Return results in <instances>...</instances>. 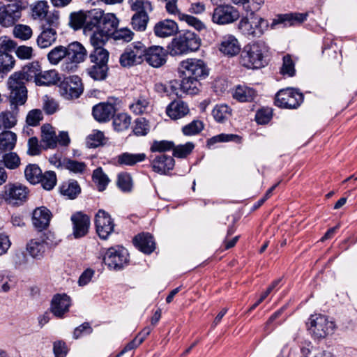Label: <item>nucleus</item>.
Returning a JSON list of instances; mask_svg holds the SVG:
<instances>
[{
    "instance_id": "1",
    "label": "nucleus",
    "mask_w": 357,
    "mask_h": 357,
    "mask_svg": "<svg viewBox=\"0 0 357 357\" xmlns=\"http://www.w3.org/2000/svg\"><path fill=\"white\" fill-rule=\"evenodd\" d=\"M179 71L183 76L180 84L174 81L171 82L169 86L176 95L177 85L180 86L181 91L185 93H198L201 87L200 81L206 78L209 73V69L204 61L197 59H188L181 61Z\"/></svg>"
},
{
    "instance_id": "2",
    "label": "nucleus",
    "mask_w": 357,
    "mask_h": 357,
    "mask_svg": "<svg viewBox=\"0 0 357 357\" xmlns=\"http://www.w3.org/2000/svg\"><path fill=\"white\" fill-rule=\"evenodd\" d=\"M267 47L263 41L245 45L240 52L239 63L248 69H257L264 66V53Z\"/></svg>"
},
{
    "instance_id": "3",
    "label": "nucleus",
    "mask_w": 357,
    "mask_h": 357,
    "mask_svg": "<svg viewBox=\"0 0 357 357\" xmlns=\"http://www.w3.org/2000/svg\"><path fill=\"white\" fill-rule=\"evenodd\" d=\"M200 44V38L196 33L186 31L174 38L167 47L170 55L177 56L197 50Z\"/></svg>"
},
{
    "instance_id": "4",
    "label": "nucleus",
    "mask_w": 357,
    "mask_h": 357,
    "mask_svg": "<svg viewBox=\"0 0 357 357\" xmlns=\"http://www.w3.org/2000/svg\"><path fill=\"white\" fill-rule=\"evenodd\" d=\"M128 3L135 12L131 19L132 28L137 31H145L149 21L148 13L153 11L151 3L148 0H128Z\"/></svg>"
},
{
    "instance_id": "5",
    "label": "nucleus",
    "mask_w": 357,
    "mask_h": 357,
    "mask_svg": "<svg viewBox=\"0 0 357 357\" xmlns=\"http://www.w3.org/2000/svg\"><path fill=\"white\" fill-rule=\"evenodd\" d=\"M268 26V21L257 15L243 17L238 23V29L241 32L243 35L252 38L261 37Z\"/></svg>"
},
{
    "instance_id": "6",
    "label": "nucleus",
    "mask_w": 357,
    "mask_h": 357,
    "mask_svg": "<svg viewBox=\"0 0 357 357\" xmlns=\"http://www.w3.org/2000/svg\"><path fill=\"white\" fill-rule=\"evenodd\" d=\"M66 61L62 64V69L67 72H74L77 65L84 61L87 51L79 42H73L66 47Z\"/></svg>"
},
{
    "instance_id": "7",
    "label": "nucleus",
    "mask_w": 357,
    "mask_h": 357,
    "mask_svg": "<svg viewBox=\"0 0 357 357\" xmlns=\"http://www.w3.org/2000/svg\"><path fill=\"white\" fill-rule=\"evenodd\" d=\"M17 75H11L7 81L8 88L10 91L8 100L13 109H17V106L24 105L27 100L26 85L15 77Z\"/></svg>"
},
{
    "instance_id": "8",
    "label": "nucleus",
    "mask_w": 357,
    "mask_h": 357,
    "mask_svg": "<svg viewBox=\"0 0 357 357\" xmlns=\"http://www.w3.org/2000/svg\"><path fill=\"white\" fill-rule=\"evenodd\" d=\"M309 333L314 338H324L332 333L334 328L333 321L328 320L327 317L322 314L312 315L307 324Z\"/></svg>"
},
{
    "instance_id": "9",
    "label": "nucleus",
    "mask_w": 357,
    "mask_h": 357,
    "mask_svg": "<svg viewBox=\"0 0 357 357\" xmlns=\"http://www.w3.org/2000/svg\"><path fill=\"white\" fill-rule=\"evenodd\" d=\"M303 101V94L294 88L280 90L275 95V104L281 108L295 109Z\"/></svg>"
},
{
    "instance_id": "10",
    "label": "nucleus",
    "mask_w": 357,
    "mask_h": 357,
    "mask_svg": "<svg viewBox=\"0 0 357 357\" xmlns=\"http://www.w3.org/2000/svg\"><path fill=\"white\" fill-rule=\"evenodd\" d=\"M128 250L123 247L110 248L105 252L103 261L110 270L119 271L128 265Z\"/></svg>"
},
{
    "instance_id": "11",
    "label": "nucleus",
    "mask_w": 357,
    "mask_h": 357,
    "mask_svg": "<svg viewBox=\"0 0 357 357\" xmlns=\"http://www.w3.org/2000/svg\"><path fill=\"white\" fill-rule=\"evenodd\" d=\"M145 45L140 41L128 45L121 55L119 62L123 67H130L144 61Z\"/></svg>"
},
{
    "instance_id": "12",
    "label": "nucleus",
    "mask_w": 357,
    "mask_h": 357,
    "mask_svg": "<svg viewBox=\"0 0 357 357\" xmlns=\"http://www.w3.org/2000/svg\"><path fill=\"white\" fill-rule=\"evenodd\" d=\"M238 10L230 4L217 6L211 13V21L218 25L231 24L239 18Z\"/></svg>"
},
{
    "instance_id": "13",
    "label": "nucleus",
    "mask_w": 357,
    "mask_h": 357,
    "mask_svg": "<svg viewBox=\"0 0 357 357\" xmlns=\"http://www.w3.org/2000/svg\"><path fill=\"white\" fill-rule=\"evenodd\" d=\"M2 197L8 204L20 205L26 201L29 190L18 183H8L3 187Z\"/></svg>"
},
{
    "instance_id": "14",
    "label": "nucleus",
    "mask_w": 357,
    "mask_h": 357,
    "mask_svg": "<svg viewBox=\"0 0 357 357\" xmlns=\"http://www.w3.org/2000/svg\"><path fill=\"white\" fill-rule=\"evenodd\" d=\"M90 42L93 47L89 54L91 63L98 65H107L109 52L103 47L106 41H104L100 35H95L91 36Z\"/></svg>"
},
{
    "instance_id": "15",
    "label": "nucleus",
    "mask_w": 357,
    "mask_h": 357,
    "mask_svg": "<svg viewBox=\"0 0 357 357\" xmlns=\"http://www.w3.org/2000/svg\"><path fill=\"white\" fill-rule=\"evenodd\" d=\"M96 231L102 239H107L114 231V224L111 216L104 210H99L96 215Z\"/></svg>"
},
{
    "instance_id": "16",
    "label": "nucleus",
    "mask_w": 357,
    "mask_h": 357,
    "mask_svg": "<svg viewBox=\"0 0 357 357\" xmlns=\"http://www.w3.org/2000/svg\"><path fill=\"white\" fill-rule=\"evenodd\" d=\"M144 52V60L154 68H160L167 61L168 52L161 46L153 45L149 47L145 46Z\"/></svg>"
},
{
    "instance_id": "17",
    "label": "nucleus",
    "mask_w": 357,
    "mask_h": 357,
    "mask_svg": "<svg viewBox=\"0 0 357 357\" xmlns=\"http://www.w3.org/2000/svg\"><path fill=\"white\" fill-rule=\"evenodd\" d=\"M149 160L153 171L160 174H166L175 165L174 158L165 153L151 155Z\"/></svg>"
},
{
    "instance_id": "18",
    "label": "nucleus",
    "mask_w": 357,
    "mask_h": 357,
    "mask_svg": "<svg viewBox=\"0 0 357 357\" xmlns=\"http://www.w3.org/2000/svg\"><path fill=\"white\" fill-rule=\"evenodd\" d=\"M83 86L78 76H73L68 81L61 83V94L66 99L77 98L83 93Z\"/></svg>"
},
{
    "instance_id": "19",
    "label": "nucleus",
    "mask_w": 357,
    "mask_h": 357,
    "mask_svg": "<svg viewBox=\"0 0 357 357\" xmlns=\"http://www.w3.org/2000/svg\"><path fill=\"white\" fill-rule=\"evenodd\" d=\"M219 51L228 57H233L241 52V44L238 40L231 34L223 36L219 43Z\"/></svg>"
},
{
    "instance_id": "20",
    "label": "nucleus",
    "mask_w": 357,
    "mask_h": 357,
    "mask_svg": "<svg viewBox=\"0 0 357 357\" xmlns=\"http://www.w3.org/2000/svg\"><path fill=\"white\" fill-rule=\"evenodd\" d=\"M119 24V20L113 13L103 14V17L99 25V32L93 33L91 36L100 35L104 41L107 40L108 36L113 35Z\"/></svg>"
},
{
    "instance_id": "21",
    "label": "nucleus",
    "mask_w": 357,
    "mask_h": 357,
    "mask_svg": "<svg viewBox=\"0 0 357 357\" xmlns=\"http://www.w3.org/2000/svg\"><path fill=\"white\" fill-rule=\"evenodd\" d=\"M52 216V214L47 208L38 207L32 213V224L36 229L41 231L49 227Z\"/></svg>"
},
{
    "instance_id": "22",
    "label": "nucleus",
    "mask_w": 357,
    "mask_h": 357,
    "mask_svg": "<svg viewBox=\"0 0 357 357\" xmlns=\"http://www.w3.org/2000/svg\"><path fill=\"white\" fill-rule=\"evenodd\" d=\"M116 108L113 103L100 102L93 107L92 114L98 122H107L114 116Z\"/></svg>"
},
{
    "instance_id": "23",
    "label": "nucleus",
    "mask_w": 357,
    "mask_h": 357,
    "mask_svg": "<svg viewBox=\"0 0 357 357\" xmlns=\"http://www.w3.org/2000/svg\"><path fill=\"white\" fill-rule=\"evenodd\" d=\"M73 225V235L75 238H81L85 236L90 226L89 217L82 212H77L71 216Z\"/></svg>"
},
{
    "instance_id": "24",
    "label": "nucleus",
    "mask_w": 357,
    "mask_h": 357,
    "mask_svg": "<svg viewBox=\"0 0 357 357\" xmlns=\"http://www.w3.org/2000/svg\"><path fill=\"white\" fill-rule=\"evenodd\" d=\"M40 68L41 67L39 63L34 61L28 63L24 66L21 70L15 72L12 75H17L16 77L17 79L24 82L25 85L26 82L33 79L36 84L37 79L40 75Z\"/></svg>"
},
{
    "instance_id": "25",
    "label": "nucleus",
    "mask_w": 357,
    "mask_h": 357,
    "mask_svg": "<svg viewBox=\"0 0 357 357\" xmlns=\"http://www.w3.org/2000/svg\"><path fill=\"white\" fill-rule=\"evenodd\" d=\"M70 306V298L66 294H56L54 296L51 302V312L56 317L61 318L68 312Z\"/></svg>"
},
{
    "instance_id": "26",
    "label": "nucleus",
    "mask_w": 357,
    "mask_h": 357,
    "mask_svg": "<svg viewBox=\"0 0 357 357\" xmlns=\"http://www.w3.org/2000/svg\"><path fill=\"white\" fill-rule=\"evenodd\" d=\"M178 27L172 20H163L157 22L153 28V32L157 37L167 38L176 34Z\"/></svg>"
},
{
    "instance_id": "27",
    "label": "nucleus",
    "mask_w": 357,
    "mask_h": 357,
    "mask_svg": "<svg viewBox=\"0 0 357 357\" xmlns=\"http://www.w3.org/2000/svg\"><path fill=\"white\" fill-rule=\"evenodd\" d=\"M103 14V11L100 9H93L87 11L86 24L84 26V31H93V33H98L99 25H100Z\"/></svg>"
},
{
    "instance_id": "28",
    "label": "nucleus",
    "mask_w": 357,
    "mask_h": 357,
    "mask_svg": "<svg viewBox=\"0 0 357 357\" xmlns=\"http://www.w3.org/2000/svg\"><path fill=\"white\" fill-rule=\"evenodd\" d=\"M190 112L188 105L182 100L172 102L166 109L167 114L172 119H178L185 116Z\"/></svg>"
},
{
    "instance_id": "29",
    "label": "nucleus",
    "mask_w": 357,
    "mask_h": 357,
    "mask_svg": "<svg viewBox=\"0 0 357 357\" xmlns=\"http://www.w3.org/2000/svg\"><path fill=\"white\" fill-rule=\"evenodd\" d=\"M133 243L141 252L151 254L155 249V242L153 236L149 234H142L136 236Z\"/></svg>"
},
{
    "instance_id": "30",
    "label": "nucleus",
    "mask_w": 357,
    "mask_h": 357,
    "mask_svg": "<svg viewBox=\"0 0 357 357\" xmlns=\"http://www.w3.org/2000/svg\"><path fill=\"white\" fill-rule=\"evenodd\" d=\"M14 5H8L6 6L2 2H0V24L3 26H10L15 22L16 17H20V12L15 10Z\"/></svg>"
},
{
    "instance_id": "31",
    "label": "nucleus",
    "mask_w": 357,
    "mask_h": 357,
    "mask_svg": "<svg viewBox=\"0 0 357 357\" xmlns=\"http://www.w3.org/2000/svg\"><path fill=\"white\" fill-rule=\"evenodd\" d=\"M41 33L38 36L37 44L40 48L51 46L56 40V31L54 28L41 26Z\"/></svg>"
},
{
    "instance_id": "32",
    "label": "nucleus",
    "mask_w": 357,
    "mask_h": 357,
    "mask_svg": "<svg viewBox=\"0 0 357 357\" xmlns=\"http://www.w3.org/2000/svg\"><path fill=\"white\" fill-rule=\"evenodd\" d=\"M257 96V92L252 88L238 85L236 86L233 97L239 102H252Z\"/></svg>"
},
{
    "instance_id": "33",
    "label": "nucleus",
    "mask_w": 357,
    "mask_h": 357,
    "mask_svg": "<svg viewBox=\"0 0 357 357\" xmlns=\"http://www.w3.org/2000/svg\"><path fill=\"white\" fill-rule=\"evenodd\" d=\"M61 77L56 70L42 71L40 68V75L36 81L38 86H50L56 84L60 82Z\"/></svg>"
},
{
    "instance_id": "34",
    "label": "nucleus",
    "mask_w": 357,
    "mask_h": 357,
    "mask_svg": "<svg viewBox=\"0 0 357 357\" xmlns=\"http://www.w3.org/2000/svg\"><path fill=\"white\" fill-rule=\"evenodd\" d=\"M42 142L45 144V149H53L56 146V135L54 128L50 124H45L41 127Z\"/></svg>"
},
{
    "instance_id": "35",
    "label": "nucleus",
    "mask_w": 357,
    "mask_h": 357,
    "mask_svg": "<svg viewBox=\"0 0 357 357\" xmlns=\"http://www.w3.org/2000/svg\"><path fill=\"white\" fill-rule=\"evenodd\" d=\"M146 158V155L144 153H130L125 152L117 156V162L121 165L132 166L137 162L144 161Z\"/></svg>"
},
{
    "instance_id": "36",
    "label": "nucleus",
    "mask_w": 357,
    "mask_h": 357,
    "mask_svg": "<svg viewBox=\"0 0 357 357\" xmlns=\"http://www.w3.org/2000/svg\"><path fill=\"white\" fill-rule=\"evenodd\" d=\"M46 245L38 238L31 239L26 245V250L30 255L36 259H40L46 250Z\"/></svg>"
},
{
    "instance_id": "37",
    "label": "nucleus",
    "mask_w": 357,
    "mask_h": 357,
    "mask_svg": "<svg viewBox=\"0 0 357 357\" xmlns=\"http://www.w3.org/2000/svg\"><path fill=\"white\" fill-rule=\"evenodd\" d=\"M308 16V13H289L284 15H280L278 16L277 20H275V23H284L285 25L289 24L290 26L294 25L296 23H302L305 20H307Z\"/></svg>"
},
{
    "instance_id": "38",
    "label": "nucleus",
    "mask_w": 357,
    "mask_h": 357,
    "mask_svg": "<svg viewBox=\"0 0 357 357\" xmlns=\"http://www.w3.org/2000/svg\"><path fill=\"white\" fill-rule=\"evenodd\" d=\"M60 192L68 198L74 199L81 192V188L77 181L71 180L61 185Z\"/></svg>"
},
{
    "instance_id": "39",
    "label": "nucleus",
    "mask_w": 357,
    "mask_h": 357,
    "mask_svg": "<svg viewBox=\"0 0 357 357\" xmlns=\"http://www.w3.org/2000/svg\"><path fill=\"white\" fill-rule=\"evenodd\" d=\"M17 135L13 132L7 130L0 133V149L12 150L16 144Z\"/></svg>"
},
{
    "instance_id": "40",
    "label": "nucleus",
    "mask_w": 357,
    "mask_h": 357,
    "mask_svg": "<svg viewBox=\"0 0 357 357\" xmlns=\"http://www.w3.org/2000/svg\"><path fill=\"white\" fill-rule=\"evenodd\" d=\"M107 65L94 64L87 69L88 75L94 80L101 81L106 79L108 71Z\"/></svg>"
},
{
    "instance_id": "41",
    "label": "nucleus",
    "mask_w": 357,
    "mask_h": 357,
    "mask_svg": "<svg viewBox=\"0 0 357 357\" xmlns=\"http://www.w3.org/2000/svg\"><path fill=\"white\" fill-rule=\"evenodd\" d=\"M215 120L219 123H224L231 115V109L227 105H218L212 111Z\"/></svg>"
},
{
    "instance_id": "42",
    "label": "nucleus",
    "mask_w": 357,
    "mask_h": 357,
    "mask_svg": "<svg viewBox=\"0 0 357 357\" xmlns=\"http://www.w3.org/2000/svg\"><path fill=\"white\" fill-rule=\"evenodd\" d=\"M113 127L117 132H122L127 130L131 123L130 116L125 113H121L113 117Z\"/></svg>"
},
{
    "instance_id": "43",
    "label": "nucleus",
    "mask_w": 357,
    "mask_h": 357,
    "mask_svg": "<svg viewBox=\"0 0 357 357\" xmlns=\"http://www.w3.org/2000/svg\"><path fill=\"white\" fill-rule=\"evenodd\" d=\"M42 171L36 164H30L26 166L24 170V175L26 180L32 184L40 183V178Z\"/></svg>"
},
{
    "instance_id": "44",
    "label": "nucleus",
    "mask_w": 357,
    "mask_h": 357,
    "mask_svg": "<svg viewBox=\"0 0 357 357\" xmlns=\"http://www.w3.org/2000/svg\"><path fill=\"white\" fill-rule=\"evenodd\" d=\"M17 110L15 111H6L0 114V123L6 129L13 128L17 123Z\"/></svg>"
},
{
    "instance_id": "45",
    "label": "nucleus",
    "mask_w": 357,
    "mask_h": 357,
    "mask_svg": "<svg viewBox=\"0 0 357 357\" xmlns=\"http://www.w3.org/2000/svg\"><path fill=\"white\" fill-rule=\"evenodd\" d=\"M42 187L47 190H51L56 184V176L53 171H46L41 174L40 183Z\"/></svg>"
},
{
    "instance_id": "46",
    "label": "nucleus",
    "mask_w": 357,
    "mask_h": 357,
    "mask_svg": "<svg viewBox=\"0 0 357 357\" xmlns=\"http://www.w3.org/2000/svg\"><path fill=\"white\" fill-rule=\"evenodd\" d=\"M65 57L66 58V47L61 45L55 47L47 54V59L52 65L58 64Z\"/></svg>"
},
{
    "instance_id": "47",
    "label": "nucleus",
    "mask_w": 357,
    "mask_h": 357,
    "mask_svg": "<svg viewBox=\"0 0 357 357\" xmlns=\"http://www.w3.org/2000/svg\"><path fill=\"white\" fill-rule=\"evenodd\" d=\"M195 144L192 142H187L185 144H179L173 148V156L177 158H185L193 151Z\"/></svg>"
},
{
    "instance_id": "48",
    "label": "nucleus",
    "mask_w": 357,
    "mask_h": 357,
    "mask_svg": "<svg viewBox=\"0 0 357 357\" xmlns=\"http://www.w3.org/2000/svg\"><path fill=\"white\" fill-rule=\"evenodd\" d=\"M104 133L100 130H93L89 135L86 139V144L89 148H96L104 144L105 141Z\"/></svg>"
},
{
    "instance_id": "49",
    "label": "nucleus",
    "mask_w": 357,
    "mask_h": 357,
    "mask_svg": "<svg viewBox=\"0 0 357 357\" xmlns=\"http://www.w3.org/2000/svg\"><path fill=\"white\" fill-rule=\"evenodd\" d=\"M204 128V125L202 121L193 120L182 128V132L186 136L195 135L202 132Z\"/></svg>"
},
{
    "instance_id": "50",
    "label": "nucleus",
    "mask_w": 357,
    "mask_h": 357,
    "mask_svg": "<svg viewBox=\"0 0 357 357\" xmlns=\"http://www.w3.org/2000/svg\"><path fill=\"white\" fill-rule=\"evenodd\" d=\"M49 6L46 1H39L32 7V16L36 20H43L48 13Z\"/></svg>"
},
{
    "instance_id": "51",
    "label": "nucleus",
    "mask_w": 357,
    "mask_h": 357,
    "mask_svg": "<svg viewBox=\"0 0 357 357\" xmlns=\"http://www.w3.org/2000/svg\"><path fill=\"white\" fill-rule=\"evenodd\" d=\"M93 180L97 183L100 191L104 190L109 181L107 176L103 172L101 167H98L93 171Z\"/></svg>"
},
{
    "instance_id": "52",
    "label": "nucleus",
    "mask_w": 357,
    "mask_h": 357,
    "mask_svg": "<svg viewBox=\"0 0 357 357\" xmlns=\"http://www.w3.org/2000/svg\"><path fill=\"white\" fill-rule=\"evenodd\" d=\"M86 13L83 11L72 13L70 15V24L75 30L84 26L86 24Z\"/></svg>"
},
{
    "instance_id": "53",
    "label": "nucleus",
    "mask_w": 357,
    "mask_h": 357,
    "mask_svg": "<svg viewBox=\"0 0 357 357\" xmlns=\"http://www.w3.org/2000/svg\"><path fill=\"white\" fill-rule=\"evenodd\" d=\"M240 140L241 137L237 135L221 133L208 139L207 141V146L211 147L218 142H227L231 141L239 142Z\"/></svg>"
},
{
    "instance_id": "54",
    "label": "nucleus",
    "mask_w": 357,
    "mask_h": 357,
    "mask_svg": "<svg viewBox=\"0 0 357 357\" xmlns=\"http://www.w3.org/2000/svg\"><path fill=\"white\" fill-rule=\"evenodd\" d=\"M2 163L10 169H15L20 165V158L15 152L4 153L2 155Z\"/></svg>"
},
{
    "instance_id": "55",
    "label": "nucleus",
    "mask_w": 357,
    "mask_h": 357,
    "mask_svg": "<svg viewBox=\"0 0 357 357\" xmlns=\"http://www.w3.org/2000/svg\"><path fill=\"white\" fill-rule=\"evenodd\" d=\"M149 105V102L145 97L139 96L130 105V109L135 114L139 115L146 111Z\"/></svg>"
},
{
    "instance_id": "56",
    "label": "nucleus",
    "mask_w": 357,
    "mask_h": 357,
    "mask_svg": "<svg viewBox=\"0 0 357 357\" xmlns=\"http://www.w3.org/2000/svg\"><path fill=\"white\" fill-rule=\"evenodd\" d=\"M15 59L10 54H0V73H7L15 65Z\"/></svg>"
},
{
    "instance_id": "57",
    "label": "nucleus",
    "mask_w": 357,
    "mask_h": 357,
    "mask_svg": "<svg viewBox=\"0 0 357 357\" xmlns=\"http://www.w3.org/2000/svg\"><path fill=\"white\" fill-rule=\"evenodd\" d=\"M178 19L181 21L185 22L188 25L194 27L197 31H202L206 28L204 24L194 16L184 13H179Z\"/></svg>"
},
{
    "instance_id": "58",
    "label": "nucleus",
    "mask_w": 357,
    "mask_h": 357,
    "mask_svg": "<svg viewBox=\"0 0 357 357\" xmlns=\"http://www.w3.org/2000/svg\"><path fill=\"white\" fill-rule=\"evenodd\" d=\"M117 185L123 192H130L132 186L131 176L126 172L120 173L118 175Z\"/></svg>"
},
{
    "instance_id": "59",
    "label": "nucleus",
    "mask_w": 357,
    "mask_h": 357,
    "mask_svg": "<svg viewBox=\"0 0 357 357\" xmlns=\"http://www.w3.org/2000/svg\"><path fill=\"white\" fill-rule=\"evenodd\" d=\"M174 143L172 141L161 140V141H153L151 146L150 150L151 152H159L163 153L167 151L172 150L174 148Z\"/></svg>"
},
{
    "instance_id": "60",
    "label": "nucleus",
    "mask_w": 357,
    "mask_h": 357,
    "mask_svg": "<svg viewBox=\"0 0 357 357\" xmlns=\"http://www.w3.org/2000/svg\"><path fill=\"white\" fill-rule=\"evenodd\" d=\"M13 35L15 38L22 40H28L32 36V30L30 26L24 24H17L13 29Z\"/></svg>"
},
{
    "instance_id": "61",
    "label": "nucleus",
    "mask_w": 357,
    "mask_h": 357,
    "mask_svg": "<svg viewBox=\"0 0 357 357\" xmlns=\"http://www.w3.org/2000/svg\"><path fill=\"white\" fill-rule=\"evenodd\" d=\"M150 130L148 121L144 118H138L135 121L133 128V132L137 136H144L148 134Z\"/></svg>"
},
{
    "instance_id": "62",
    "label": "nucleus",
    "mask_w": 357,
    "mask_h": 357,
    "mask_svg": "<svg viewBox=\"0 0 357 357\" xmlns=\"http://www.w3.org/2000/svg\"><path fill=\"white\" fill-rule=\"evenodd\" d=\"M283 75L293 77L295 75V64L291 58V56L287 54L283 56V63L280 70Z\"/></svg>"
},
{
    "instance_id": "63",
    "label": "nucleus",
    "mask_w": 357,
    "mask_h": 357,
    "mask_svg": "<svg viewBox=\"0 0 357 357\" xmlns=\"http://www.w3.org/2000/svg\"><path fill=\"white\" fill-rule=\"evenodd\" d=\"M63 167L73 173H83L86 169V164L74 160L66 159L63 163Z\"/></svg>"
},
{
    "instance_id": "64",
    "label": "nucleus",
    "mask_w": 357,
    "mask_h": 357,
    "mask_svg": "<svg viewBox=\"0 0 357 357\" xmlns=\"http://www.w3.org/2000/svg\"><path fill=\"white\" fill-rule=\"evenodd\" d=\"M272 118V109L269 107H263L259 109L255 114V121L258 124L268 123Z\"/></svg>"
}]
</instances>
